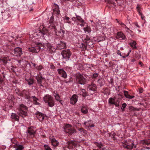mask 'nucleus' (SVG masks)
<instances>
[{
  "label": "nucleus",
  "mask_w": 150,
  "mask_h": 150,
  "mask_svg": "<svg viewBox=\"0 0 150 150\" xmlns=\"http://www.w3.org/2000/svg\"><path fill=\"white\" fill-rule=\"evenodd\" d=\"M87 77L81 74L77 73L76 75V79L77 83L81 85L85 84L87 82Z\"/></svg>",
  "instance_id": "nucleus-1"
},
{
  "label": "nucleus",
  "mask_w": 150,
  "mask_h": 150,
  "mask_svg": "<svg viewBox=\"0 0 150 150\" xmlns=\"http://www.w3.org/2000/svg\"><path fill=\"white\" fill-rule=\"evenodd\" d=\"M43 100L46 103L48 104V105L50 107H52L54 105L53 98L49 95H45L43 97Z\"/></svg>",
  "instance_id": "nucleus-2"
},
{
  "label": "nucleus",
  "mask_w": 150,
  "mask_h": 150,
  "mask_svg": "<svg viewBox=\"0 0 150 150\" xmlns=\"http://www.w3.org/2000/svg\"><path fill=\"white\" fill-rule=\"evenodd\" d=\"M18 113L19 115H21L22 117H25L27 115V110L28 108L24 105L22 104L19 105L18 108Z\"/></svg>",
  "instance_id": "nucleus-3"
},
{
  "label": "nucleus",
  "mask_w": 150,
  "mask_h": 150,
  "mask_svg": "<svg viewBox=\"0 0 150 150\" xmlns=\"http://www.w3.org/2000/svg\"><path fill=\"white\" fill-rule=\"evenodd\" d=\"M65 132L68 133L70 135H71L73 134L76 133V130L72 126L69 124H66L65 125L64 127Z\"/></svg>",
  "instance_id": "nucleus-4"
},
{
  "label": "nucleus",
  "mask_w": 150,
  "mask_h": 150,
  "mask_svg": "<svg viewBox=\"0 0 150 150\" xmlns=\"http://www.w3.org/2000/svg\"><path fill=\"white\" fill-rule=\"evenodd\" d=\"M62 59H64L66 61L69 60L71 55V53L69 50H64L62 52Z\"/></svg>",
  "instance_id": "nucleus-5"
},
{
  "label": "nucleus",
  "mask_w": 150,
  "mask_h": 150,
  "mask_svg": "<svg viewBox=\"0 0 150 150\" xmlns=\"http://www.w3.org/2000/svg\"><path fill=\"white\" fill-rule=\"evenodd\" d=\"M54 21V18L53 17H51L49 23L46 25V27L49 29H52L55 31L56 30V28L55 23Z\"/></svg>",
  "instance_id": "nucleus-6"
},
{
  "label": "nucleus",
  "mask_w": 150,
  "mask_h": 150,
  "mask_svg": "<svg viewBox=\"0 0 150 150\" xmlns=\"http://www.w3.org/2000/svg\"><path fill=\"white\" fill-rule=\"evenodd\" d=\"M97 88L96 85L95 84L92 83L91 85H88L87 87V90L88 92L91 94H92L94 91H95Z\"/></svg>",
  "instance_id": "nucleus-7"
},
{
  "label": "nucleus",
  "mask_w": 150,
  "mask_h": 150,
  "mask_svg": "<svg viewBox=\"0 0 150 150\" xmlns=\"http://www.w3.org/2000/svg\"><path fill=\"white\" fill-rule=\"evenodd\" d=\"M13 53L14 56L17 57H20L23 54L22 49L18 47H16L14 49Z\"/></svg>",
  "instance_id": "nucleus-8"
},
{
  "label": "nucleus",
  "mask_w": 150,
  "mask_h": 150,
  "mask_svg": "<svg viewBox=\"0 0 150 150\" xmlns=\"http://www.w3.org/2000/svg\"><path fill=\"white\" fill-rule=\"evenodd\" d=\"M40 49V47L39 46L31 47L28 48V51L33 53H37L39 52Z\"/></svg>",
  "instance_id": "nucleus-9"
},
{
  "label": "nucleus",
  "mask_w": 150,
  "mask_h": 150,
  "mask_svg": "<svg viewBox=\"0 0 150 150\" xmlns=\"http://www.w3.org/2000/svg\"><path fill=\"white\" fill-rule=\"evenodd\" d=\"M57 71L59 74L64 79L66 78L67 75L66 72L63 69H57Z\"/></svg>",
  "instance_id": "nucleus-10"
},
{
  "label": "nucleus",
  "mask_w": 150,
  "mask_h": 150,
  "mask_svg": "<svg viewBox=\"0 0 150 150\" xmlns=\"http://www.w3.org/2000/svg\"><path fill=\"white\" fill-rule=\"evenodd\" d=\"M78 96L74 94L70 98V103L71 104L74 105L78 100Z\"/></svg>",
  "instance_id": "nucleus-11"
},
{
  "label": "nucleus",
  "mask_w": 150,
  "mask_h": 150,
  "mask_svg": "<svg viewBox=\"0 0 150 150\" xmlns=\"http://www.w3.org/2000/svg\"><path fill=\"white\" fill-rule=\"evenodd\" d=\"M92 121L91 120L86 121L83 124V126L85 127L86 129H88L89 127H93L94 125L93 124H91Z\"/></svg>",
  "instance_id": "nucleus-12"
},
{
  "label": "nucleus",
  "mask_w": 150,
  "mask_h": 150,
  "mask_svg": "<svg viewBox=\"0 0 150 150\" xmlns=\"http://www.w3.org/2000/svg\"><path fill=\"white\" fill-rule=\"evenodd\" d=\"M116 38L120 40H124L126 38L125 35L121 32H118L117 33Z\"/></svg>",
  "instance_id": "nucleus-13"
},
{
  "label": "nucleus",
  "mask_w": 150,
  "mask_h": 150,
  "mask_svg": "<svg viewBox=\"0 0 150 150\" xmlns=\"http://www.w3.org/2000/svg\"><path fill=\"white\" fill-rule=\"evenodd\" d=\"M36 115L37 117L40 121H41L44 119V115L42 113L38 112H36Z\"/></svg>",
  "instance_id": "nucleus-14"
},
{
  "label": "nucleus",
  "mask_w": 150,
  "mask_h": 150,
  "mask_svg": "<svg viewBox=\"0 0 150 150\" xmlns=\"http://www.w3.org/2000/svg\"><path fill=\"white\" fill-rule=\"evenodd\" d=\"M36 78L37 80L38 83L40 84V85L41 86H43L42 84V81L45 78L41 76H36Z\"/></svg>",
  "instance_id": "nucleus-15"
},
{
  "label": "nucleus",
  "mask_w": 150,
  "mask_h": 150,
  "mask_svg": "<svg viewBox=\"0 0 150 150\" xmlns=\"http://www.w3.org/2000/svg\"><path fill=\"white\" fill-rule=\"evenodd\" d=\"M57 45V47L59 50H61L66 47V44L62 41H60V43L58 44Z\"/></svg>",
  "instance_id": "nucleus-16"
},
{
  "label": "nucleus",
  "mask_w": 150,
  "mask_h": 150,
  "mask_svg": "<svg viewBox=\"0 0 150 150\" xmlns=\"http://www.w3.org/2000/svg\"><path fill=\"white\" fill-rule=\"evenodd\" d=\"M35 131L31 128H28V133L31 137H34L35 133Z\"/></svg>",
  "instance_id": "nucleus-17"
},
{
  "label": "nucleus",
  "mask_w": 150,
  "mask_h": 150,
  "mask_svg": "<svg viewBox=\"0 0 150 150\" xmlns=\"http://www.w3.org/2000/svg\"><path fill=\"white\" fill-rule=\"evenodd\" d=\"M81 111L83 114H86L88 112L87 106L86 105H82L81 108Z\"/></svg>",
  "instance_id": "nucleus-18"
},
{
  "label": "nucleus",
  "mask_w": 150,
  "mask_h": 150,
  "mask_svg": "<svg viewBox=\"0 0 150 150\" xmlns=\"http://www.w3.org/2000/svg\"><path fill=\"white\" fill-rule=\"evenodd\" d=\"M134 144L132 143L131 145H128L127 144H123L122 146L125 148L130 150L132 149L133 147Z\"/></svg>",
  "instance_id": "nucleus-19"
},
{
  "label": "nucleus",
  "mask_w": 150,
  "mask_h": 150,
  "mask_svg": "<svg viewBox=\"0 0 150 150\" xmlns=\"http://www.w3.org/2000/svg\"><path fill=\"white\" fill-rule=\"evenodd\" d=\"M11 117L16 121H18L19 120V117L16 114L12 113L11 115Z\"/></svg>",
  "instance_id": "nucleus-20"
},
{
  "label": "nucleus",
  "mask_w": 150,
  "mask_h": 150,
  "mask_svg": "<svg viewBox=\"0 0 150 150\" xmlns=\"http://www.w3.org/2000/svg\"><path fill=\"white\" fill-rule=\"evenodd\" d=\"M124 93L125 96L126 98L129 99H132L134 97V96H131L129 95L128 92L127 91H124Z\"/></svg>",
  "instance_id": "nucleus-21"
},
{
  "label": "nucleus",
  "mask_w": 150,
  "mask_h": 150,
  "mask_svg": "<svg viewBox=\"0 0 150 150\" xmlns=\"http://www.w3.org/2000/svg\"><path fill=\"white\" fill-rule=\"evenodd\" d=\"M51 141L52 145L54 146H57L58 144V142L54 138L52 139Z\"/></svg>",
  "instance_id": "nucleus-22"
},
{
  "label": "nucleus",
  "mask_w": 150,
  "mask_h": 150,
  "mask_svg": "<svg viewBox=\"0 0 150 150\" xmlns=\"http://www.w3.org/2000/svg\"><path fill=\"white\" fill-rule=\"evenodd\" d=\"M54 96L55 97V99L57 101H59L60 103H61V102L62 101V100L61 99L60 97L58 94L54 93Z\"/></svg>",
  "instance_id": "nucleus-23"
},
{
  "label": "nucleus",
  "mask_w": 150,
  "mask_h": 150,
  "mask_svg": "<svg viewBox=\"0 0 150 150\" xmlns=\"http://www.w3.org/2000/svg\"><path fill=\"white\" fill-rule=\"evenodd\" d=\"M98 83L99 84L100 86H103L105 83V80L102 79H99L98 80Z\"/></svg>",
  "instance_id": "nucleus-24"
},
{
  "label": "nucleus",
  "mask_w": 150,
  "mask_h": 150,
  "mask_svg": "<svg viewBox=\"0 0 150 150\" xmlns=\"http://www.w3.org/2000/svg\"><path fill=\"white\" fill-rule=\"evenodd\" d=\"M115 98H110L108 100L109 103L111 105L115 104Z\"/></svg>",
  "instance_id": "nucleus-25"
},
{
  "label": "nucleus",
  "mask_w": 150,
  "mask_h": 150,
  "mask_svg": "<svg viewBox=\"0 0 150 150\" xmlns=\"http://www.w3.org/2000/svg\"><path fill=\"white\" fill-rule=\"evenodd\" d=\"M53 6H55V8L53 9L54 11H56L57 13L59 14V6L57 5L54 4Z\"/></svg>",
  "instance_id": "nucleus-26"
},
{
  "label": "nucleus",
  "mask_w": 150,
  "mask_h": 150,
  "mask_svg": "<svg viewBox=\"0 0 150 150\" xmlns=\"http://www.w3.org/2000/svg\"><path fill=\"white\" fill-rule=\"evenodd\" d=\"M33 100L34 102V104L36 105H39L40 104V103L37 102V100H38V99L35 96H32Z\"/></svg>",
  "instance_id": "nucleus-27"
},
{
  "label": "nucleus",
  "mask_w": 150,
  "mask_h": 150,
  "mask_svg": "<svg viewBox=\"0 0 150 150\" xmlns=\"http://www.w3.org/2000/svg\"><path fill=\"white\" fill-rule=\"evenodd\" d=\"M40 34H41V35L44 39H46V38H47L48 37V35L46 33H44V32H40Z\"/></svg>",
  "instance_id": "nucleus-28"
},
{
  "label": "nucleus",
  "mask_w": 150,
  "mask_h": 150,
  "mask_svg": "<svg viewBox=\"0 0 150 150\" xmlns=\"http://www.w3.org/2000/svg\"><path fill=\"white\" fill-rule=\"evenodd\" d=\"M80 94L81 95H82L84 97L87 95L85 90L83 89H82L81 90Z\"/></svg>",
  "instance_id": "nucleus-29"
},
{
  "label": "nucleus",
  "mask_w": 150,
  "mask_h": 150,
  "mask_svg": "<svg viewBox=\"0 0 150 150\" xmlns=\"http://www.w3.org/2000/svg\"><path fill=\"white\" fill-rule=\"evenodd\" d=\"M64 20L65 22L70 23H71V21L70 20V18L67 16H65L64 17Z\"/></svg>",
  "instance_id": "nucleus-30"
},
{
  "label": "nucleus",
  "mask_w": 150,
  "mask_h": 150,
  "mask_svg": "<svg viewBox=\"0 0 150 150\" xmlns=\"http://www.w3.org/2000/svg\"><path fill=\"white\" fill-rule=\"evenodd\" d=\"M24 148L23 146L21 145H19L17 146L16 148V150H22Z\"/></svg>",
  "instance_id": "nucleus-31"
},
{
  "label": "nucleus",
  "mask_w": 150,
  "mask_h": 150,
  "mask_svg": "<svg viewBox=\"0 0 150 150\" xmlns=\"http://www.w3.org/2000/svg\"><path fill=\"white\" fill-rule=\"evenodd\" d=\"M130 46L133 48H136L137 47L136 46V42L134 41H133L132 42H131L130 43Z\"/></svg>",
  "instance_id": "nucleus-32"
},
{
  "label": "nucleus",
  "mask_w": 150,
  "mask_h": 150,
  "mask_svg": "<svg viewBox=\"0 0 150 150\" xmlns=\"http://www.w3.org/2000/svg\"><path fill=\"white\" fill-rule=\"evenodd\" d=\"M28 83L29 85L33 84L34 83L33 79L30 78L29 79L26 80Z\"/></svg>",
  "instance_id": "nucleus-33"
},
{
  "label": "nucleus",
  "mask_w": 150,
  "mask_h": 150,
  "mask_svg": "<svg viewBox=\"0 0 150 150\" xmlns=\"http://www.w3.org/2000/svg\"><path fill=\"white\" fill-rule=\"evenodd\" d=\"M83 30L85 33L87 32L88 33H90L91 31V28L88 27L84 28H83Z\"/></svg>",
  "instance_id": "nucleus-34"
},
{
  "label": "nucleus",
  "mask_w": 150,
  "mask_h": 150,
  "mask_svg": "<svg viewBox=\"0 0 150 150\" xmlns=\"http://www.w3.org/2000/svg\"><path fill=\"white\" fill-rule=\"evenodd\" d=\"M3 15V18L5 19H6L9 17L8 13L7 12L4 13Z\"/></svg>",
  "instance_id": "nucleus-35"
},
{
  "label": "nucleus",
  "mask_w": 150,
  "mask_h": 150,
  "mask_svg": "<svg viewBox=\"0 0 150 150\" xmlns=\"http://www.w3.org/2000/svg\"><path fill=\"white\" fill-rule=\"evenodd\" d=\"M76 20L79 21L81 23H83L84 21L79 16H77L76 17Z\"/></svg>",
  "instance_id": "nucleus-36"
},
{
  "label": "nucleus",
  "mask_w": 150,
  "mask_h": 150,
  "mask_svg": "<svg viewBox=\"0 0 150 150\" xmlns=\"http://www.w3.org/2000/svg\"><path fill=\"white\" fill-rule=\"evenodd\" d=\"M59 33L61 34V35H63L65 33V31L62 28H61L60 30L58 31Z\"/></svg>",
  "instance_id": "nucleus-37"
},
{
  "label": "nucleus",
  "mask_w": 150,
  "mask_h": 150,
  "mask_svg": "<svg viewBox=\"0 0 150 150\" xmlns=\"http://www.w3.org/2000/svg\"><path fill=\"white\" fill-rule=\"evenodd\" d=\"M16 93L19 96H22V93L21 92L18 88L16 89Z\"/></svg>",
  "instance_id": "nucleus-38"
},
{
  "label": "nucleus",
  "mask_w": 150,
  "mask_h": 150,
  "mask_svg": "<svg viewBox=\"0 0 150 150\" xmlns=\"http://www.w3.org/2000/svg\"><path fill=\"white\" fill-rule=\"evenodd\" d=\"M44 147L45 150H52L50 147L47 145H44Z\"/></svg>",
  "instance_id": "nucleus-39"
},
{
  "label": "nucleus",
  "mask_w": 150,
  "mask_h": 150,
  "mask_svg": "<svg viewBox=\"0 0 150 150\" xmlns=\"http://www.w3.org/2000/svg\"><path fill=\"white\" fill-rule=\"evenodd\" d=\"M127 105L125 103H124L122 104V107L121 108V109L122 111H124L125 108L126 107Z\"/></svg>",
  "instance_id": "nucleus-40"
},
{
  "label": "nucleus",
  "mask_w": 150,
  "mask_h": 150,
  "mask_svg": "<svg viewBox=\"0 0 150 150\" xmlns=\"http://www.w3.org/2000/svg\"><path fill=\"white\" fill-rule=\"evenodd\" d=\"M4 63H6L8 61V59L6 57H4L0 59Z\"/></svg>",
  "instance_id": "nucleus-41"
},
{
  "label": "nucleus",
  "mask_w": 150,
  "mask_h": 150,
  "mask_svg": "<svg viewBox=\"0 0 150 150\" xmlns=\"http://www.w3.org/2000/svg\"><path fill=\"white\" fill-rule=\"evenodd\" d=\"M29 93L28 92L24 90L22 93V96H24Z\"/></svg>",
  "instance_id": "nucleus-42"
},
{
  "label": "nucleus",
  "mask_w": 150,
  "mask_h": 150,
  "mask_svg": "<svg viewBox=\"0 0 150 150\" xmlns=\"http://www.w3.org/2000/svg\"><path fill=\"white\" fill-rule=\"evenodd\" d=\"M36 69L38 70H41L43 68V67L41 65H39L36 67Z\"/></svg>",
  "instance_id": "nucleus-43"
},
{
  "label": "nucleus",
  "mask_w": 150,
  "mask_h": 150,
  "mask_svg": "<svg viewBox=\"0 0 150 150\" xmlns=\"http://www.w3.org/2000/svg\"><path fill=\"white\" fill-rule=\"evenodd\" d=\"M68 144L69 146L71 147L74 145V142L72 141L68 142Z\"/></svg>",
  "instance_id": "nucleus-44"
},
{
  "label": "nucleus",
  "mask_w": 150,
  "mask_h": 150,
  "mask_svg": "<svg viewBox=\"0 0 150 150\" xmlns=\"http://www.w3.org/2000/svg\"><path fill=\"white\" fill-rule=\"evenodd\" d=\"M24 97L25 99H26L29 100H30L31 97L30 96L29 93H28V94H27L26 96H24Z\"/></svg>",
  "instance_id": "nucleus-45"
},
{
  "label": "nucleus",
  "mask_w": 150,
  "mask_h": 150,
  "mask_svg": "<svg viewBox=\"0 0 150 150\" xmlns=\"http://www.w3.org/2000/svg\"><path fill=\"white\" fill-rule=\"evenodd\" d=\"M96 145L100 149L101 146H102L101 143H96Z\"/></svg>",
  "instance_id": "nucleus-46"
},
{
  "label": "nucleus",
  "mask_w": 150,
  "mask_h": 150,
  "mask_svg": "<svg viewBox=\"0 0 150 150\" xmlns=\"http://www.w3.org/2000/svg\"><path fill=\"white\" fill-rule=\"evenodd\" d=\"M129 110L132 111H134L136 110V108L132 106L130 107Z\"/></svg>",
  "instance_id": "nucleus-47"
},
{
  "label": "nucleus",
  "mask_w": 150,
  "mask_h": 150,
  "mask_svg": "<svg viewBox=\"0 0 150 150\" xmlns=\"http://www.w3.org/2000/svg\"><path fill=\"white\" fill-rule=\"evenodd\" d=\"M118 23H119V24H120L122 27H124L125 26H126V25L124 24L123 23H122V22H118Z\"/></svg>",
  "instance_id": "nucleus-48"
},
{
  "label": "nucleus",
  "mask_w": 150,
  "mask_h": 150,
  "mask_svg": "<svg viewBox=\"0 0 150 150\" xmlns=\"http://www.w3.org/2000/svg\"><path fill=\"white\" fill-rule=\"evenodd\" d=\"M117 54L120 55V56H122V55L121 53V52L119 50H117Z\"/></svg>",
  "instance_id": "nucleus-49"
},
{
  "label": "nucleus",
  "mask_w": 150,
  "mask_h": 150,
  "mask_svg": "<svg viewBox=\"0 0 150 150\" xmlns=\"http://www.w3.org/2000/svg\"><path fill=\"white\" fill-rule=\"evenodd\" d=\"M130 52H131V51L130 50L129 52L127 54L126 56H122V58H125V57H128L129 55V53Z\"/></svg>",
  "instance_id": "nucleus-50"
},
{
  "label": "nucleus",
  "mask_w": 150,
  "mask_h": 150,
  "mask_svg": "<svg viewBox=\"0 0 150 150\" xmlns=\"http://www.w3.org/2000/svg\"><path fill=\"white\" fill-rule=\"evenodd\" d=\"M50 68L51 69H53L55 68L53 64L50 65Z\"/></svg>",
  "instance_id": "nucleus-51"
},
{
  "label": "nucleus",
  "mask_w": 150,
  "mask_h": 150,
  "mask_svg": "<svg viewBox=\"0 0 150 150\" xmlns=\"http://www.w3.org/2000/svg\"><path fill=\"white\" fill-rule=\"evenodd\" d=\"M137 11L138 12H139V11H141V10L140 9V8L139 7V6H137Z\"/></svg>",
  "instance_id": "nucleus-52"
},
{
  "label": "nucleus",
  "mask_w": 150,
  "mask_h": 150,
  "mask_svg": "<svg viewBox=\"0 0 150 150\" xmlns=\"http://www.w3.org/2000/svg\"><path fill=\"white\" fill-rule=\"evenodd\" d=\"M98 76V75L96 73L94 74L93 75V77L94 78H95L96 77H97Z\"/></svg>",
  "instance_id": "nucleus-53"
},
{
  "label": "nucleus",
  "mask_w": 150,
  "mask_h": 150,
  "mask_svg": "<svg viewBox=\"0 0 150 150\" xmlns=\"http://www.w3.org/2000/svg\"><path fill=\"white\" fill-rule=\"evenodd\" d=\"M135 25L138 28H139V26L138 25L137 23H134Z\"/></svg>",
  "instance_id": "nucleus-54"
},
{
  "label": "nucleus",
  "mask_w": 150,
  "mask_h": 150,
  "mask_svg": "<svg viewBox=\"0 0 150 150\" xmlns=\"http://www.w3.org/2000/svg\"><path fill=\"white\" fill-rule=\"evenodd\" d=\"M115 105V106L116 107H118L119 106V104L117 103H115V104H114Z\"/></svg>",
  "instance_id": "nucleus-55"
},
{
  "label": "nucleus",
  "mask_w": 150,
  "mask_h": 150,
  "mask_svg": "<svg viewBox=\"0 0 150 150\" xmlns=\"http://www.w3.org/2000/svg\"><path fill=\"white\" fill-rule=\"evenodd\" d=\"M76 17L75 18V17H73L72 18V20H74H74L76 21Z\"/></svg>",
  "instance_id": "nucleus-56"
},
{
  "label": "nucleus",
  "mask_w": 150,
  "mask_h": 150,
  "mask_svg": "<svg viewBox=\"0 0 150 150\" xmlns=\"http://www.w3.org/2000/svg\"><path fill=\"white\" fill-rule=\"evenodd\" d=\"M138 13H139V15H140L141 16L142 15V13L141 12V11L139 12Z\"/></svg>",
  "instance_id": "nucleus-57"
},
{
  "label": "nucleus",
  "mask_w": 150,
  "mask_h": 150,
  "mask_svg": "<svg viewBox=\"0 0 150 150\" xmlns=\"http://www.w3.org/2000/svg\"><path fill=\"white\" fill-rule=\"evenodd\" d=\"M18 63L20 64H21V60H19V61H18Z\"/></svg>",
  "instance_id": "nucleus-58"
},
{
  "label": "nucleus",
  "mask_w": 150,
  "mask_h": 150,
  "mask_svg": "<svg viewBox=\"0 0 150 150\" xmlns=\"http://www.w3.org/2000/svg\"><path fill=\"white\" fill-rule=\"evenodd\" d=\"M124 28L127 30H129V28L126 25V26H125Z\"/></svg>",
  "instance_id": "nucleus-59"
},
{
  "label": "nucleus",
  "mask_w": 150,
  "mask_h": 150,
  "mask_svg": "<svg viewBox=\"0 0 150 150\" xmlns=\"http://www.w3.org/2000/svg\"><path fill=\"white\" fill-rule=\"evenodd\" d=\"M138 33H141V30H138Z\"/></svg>",
  "instance_id": "nucleus-60"
},
{
  "label": "nucleus",
  "mask_w": 150,
  "mask_h": 150,
  "mask_svg": "<svg viewBox=\"0 0 150 150\" xmlns=\"http://www.w3.org/2000/svg\"><path fill=\"white\" fill-rule=\"evenodd\" d=\"M140 92L141 93H142L143 92V90L142 89L141 90H140Z\"/></svg>",
  "instance_id": "nucleus-61"
},
{
  "label": "nucleus",
  "mask_w": 150,
  "mask_h": 150,
  "mask_svg": "<svg viewBox=\"0 0 150 150\" xmlns=\"http://www.w3.org/2000/svg\"><path fill=\"white\" fill-rule=\"evenodd\" d=\"M82 23L81 24H80V25L81 26H84V25L83 24V23Z\"/></svg>",
  "instance_id": "nucleus-62"
},
{
  "label": "nucleus",
  "mask_w": 150,
  "mask_h": 150,
  "mask_svg": "<svg viewBox=\"0 0 150 150\" xmlns=\"http://www.w3.org/2000/svg\"><path fill=\"white\" fill-rule=\"evenodd\" d=\"M141 16V18H142L143 19V18H144V17L143 16V15H142V16Z\"/></svg>",
  "instance_id": "nucleus-63"
},
{
  "label": "nucleus",
  "mask_w": 150,
  "mask_h": 150,
  "mask_svg": "<svg viewBox=\"0 0 150 150\" xmlns=\"http://www.w3.org/2000/svg\"><path fill=\"white\" fill-rule=\"evenodd\" d=\"M92 150H99L98 149H93Z\"/></svg>",
  "instance_id": "nucleus-64"
}]
</instances>
